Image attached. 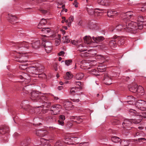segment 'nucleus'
<instances>
[{
    "mask_svg": "<svg viewBox=\"0 0 146 146\" xmlns=\"http://www.w3.org/2000/svg\"><path fill=\"white\" fill-rule=\"evenodd\" d=\"M53 118V116L52 115L50 116H48V117H42V119L45 120H48L49 119H52Z\"/></svg>",
    "mask_w": 146,
    "mask_h": 146,
    "instance_id": "52",
    "label": "nucleus"
},
{
    "mask_svg": "<svg viewBox=\"0 0 146 146\" xmlns=\"http://www.w3.org/2000/svg\"><path fill=\"white\" fill-rule=\"evenodd\" d=\"M121 146H128L129 143V142L124 140H121L120 142Z\"/></svg>",
    "mask_w": 146,
    "mask_h": 146,
    "instance_id": "33",
    "label": "nucleus"
},
{
    "mask_svg": "<svg viewBox=\"0 0 146 146\" xmlns=\"http://www.w3.org/2000/svg\"><path fill=\"white\" fill-rule=\"evenodd\" d=\"M62 108L61 106L59 105H56L52 106L50 108L51 111H53V115H55L58 114L59 111V110ZM53 114L52 113H51Z\"/></svg>",
    "mask_w": 146,
    "mask_h": 146,
    "instance_id": "11",
    "label": "nucleus"
},
{
    "mask_svg": "<svg viewBox=\"0 0 146 146\" xmlns=\"http://www.w3.org/2000/svg\"><path fill=\"white\" fill-rule=\"evenodd\" d=\"M34 133L36 135L39 137H43L48 134V132L45 129L36 130Z\"/></svg>",
    "mask_w": 146,
    "mask_h": 146,
    "instance_id": "8",
    "label": "nucleus"
},
{
    "mask_svg": "<svg viewBox=\"0 0 146 146\" xmlns=\"http://www.w3.org/2000/svg\"><path fill=\"white\" fill-rule=\"evenodd\" d=\"M123 15L122 18L123 20L125 22L126 25L122 26L119 25L117 26L115 29L112 30V31L115 30L118 31L123 30L132 33H137L136 31L138 28L137 24L135 22L128 21L129 19H132L134 18L133 12L131 11H128L124 13Z\"/></svg>",
    "mask_w": 146,
    "mask_h": 146,
    "instance_id": "1",
    "label": "nucleus"
},
{
    "mask_svg": "<svg viewBox=\"0 0 146 146\" xmlns=\"http://www.w3.org/2000/svg\"><path fill=\"white\" fill-rule=\"evenodd\" d=\"M113 40H111L109 42V44L111 47H115L117 44V41L118 39H117L116 36H113L112 38Z\"/></svg>",
    "mask_w": 146,
    "mask_h": 146,
    "instance_id": "14",
    "label": "nucleus"
},
{
    "mask_svg": "<svg viewBox=\"0 0 146 146\" xmlns=\"http://www.w3.org/2000/svg\"><path fill=\"white\" fill-rule=\"evenodd\" d=\"M33 48L36 49L40 47V40H38L36 42L31 44Z\"/></svg>",
    "mask_w": 146,
    "mask_h": 146,
    "instance_id": "18",
    "label": "nucleus"
},
{
    "mask_svg": "<svg viewBox=\"0 0 146 146\" xmlns=\"http://www.w3.org/2000/svg\"><path fill=\"white\" fill-rule=\"evenodd\" d=\"M104 80H105V82H105V83L106 84L110 85L111 84V83H107V81L111 80V78L109 76L107 73H105L104 74Z\"/></svg>",
    "mask_w": 146,
    "mask_h": 146,
    "instance_id": "25",
    "label": "nucleus"
},
{
    "mask_svg": "<svg viewBox=\"0 0 146 146\" xmlns=\"http://www.w3.org/2000/svg\"><path fill=\"white\" fill-rule=\"evenodd\" d=\"M65 54V52L63 51H61L59 52L58 53V55L59 56H63Z\"/></svg>",
    "mask_w": 146,
    "mask_h": 146,
    "instance_id": "61",
    "label": "nucleus"
},
{
    "mask_svg": "<svg viewBox=\"0 0 146 146\" xmlns=\"http://www.w3.org/2000/svg\"><path fill=\"white\" fill-rule=\"evenodd\" d=\"M77 88H78L76 87L72 88L70 90V94L72 95H74L75 93L77 92V91H75V90Z\"/></svg>",
    "mask_w": 146,
    "mask_h": 146,
    "instance_id": "39",
    "label": "nucleus"
},
{
    "mask_svg": "<svg viewBox=\"0 0 146 146\" xmlns=\"http://www.w3.org/2000/svg\"><path fill=\"white\" fill-rule=\"evenodd\" d=\"M111 139L113 142L115 143L118 142L120 140V139L119 137L115 136L111 137Z\"/></svg>",
    "mask_w": 146,
    "mask_h": 146,
    "instance_id": "36",
    "label": "nucleus"
},
{
    "mask_svg": "<svg viewBox=\"0 0 146 146\" xmlns=\"http://www.w3.org/2000/svg\"><path fill=\"white\" fill-rule=\"evenodd\" d=\"M58 39L57 40L55 41L56 43L57 44H59L60 42V36L59 35V34H58Z\"/></svg>",
    "mask_w": 146,
    "mask_h": 146,
    "instance_id": "58",
    "label": "nucleus"
},
{
    "mask_svg": "<svg viewBox=\"0 0 146 146\" xmlns=\"http://www.w3.org/2000/svg\"><path fill=\"white\" fill-rule=\"evenodd\" d=\"M68 26L70 27L71 25L72 22L74 20V17L73 16H71L68 19Z\"/></svg>",
    "mask_w": 146,
    "mask_h": 146,
    "instance_id": "35",
    "label": "nucleus"
},
{
    "mask_svg": "<svg viewBox=\"0 0 146 146\" xmlns=\"http://www.w3.org/2000/svg\"><path fill=\"white\" fill-rule=\"evenodd\" d=\"M62 19L64 20V22L66 23H68V20H66V19L65 17H62Z\"/></svg>",
    "mask_w": 146,
    "mask_h": 146,
    "instance_id": "63",
    "label": "nucleus"
},
{
    "mask_svg": "<svg viewBox=\"0 0 146 146\" xmlns=\"http://www.w3.org/2000/svg\"><path fill=\"white\" fill-rule=\"evenodd\" d=\"M31 94V99L35 102H42L43 100H47L46 95L47 94H40L37 91H33Z\"/></svg>",
    "mask_w": 146,
    "mask_h": 146,
    "instance_id": "2",
    "label": "nucleus"
},
{
    "mask_svg": "<svg viewBox=\"0 0 146 146\" xmlns=\"http://www.w3.org/2000/svg\"><path fill=\"white\" fill-rule=\"evenodd\" d=\"M71 119H76L80 122H81L82 121V119L81 118H79V117H77V116H72L71 117Z\"/></svg>",
    "mask_w": 146,
    "mask_h": 146,
    "instance_id": "43",
    "label": "nucleus"
},
{
    "mask_svg": "<svg viewBox=\"0 0 146 146\" xmlns=\"http://www.w3.org/2000/svg\"><path fill=\"white\" fill-rule=\"evenodd\" d=\"M136 141H137L139 142H142L144 143L146 142V139L143 138H138L137 139L135 140Z\"/></svg>",
    "mask_w": 146,
    "mask_h": 146,
    "instance_id": "45",
    "label": "nucleus"
},
{
    "mask_svg": "<svg viewBox=\"0 0 146 146\" xmlns=\"http://www.w3.org/2000/svg\"><path fill=\"white\" fill-rule=\"evenodd\" d=\"M141 114L142 115H139V116H140V117L141 118L139 120H140L141 121L142 119V118L143 117L144 118H146V112H141Z\"/></svg>",
    "mask_w": 146,
    "mask_h": 146,
    "instance_id": "47",
    "label": "nucleus"
},
{
    "mask_svg": "<svg viewBox=\"0 0 146 146\" xmlns=\"http://www.w3.org/2000/svg\"><path fill=\"white\" fill-rule=\"evenodd\" d=\"M141 122L140 120H137L135 119H125L123 122L122 125L124 127H127L131 125L132 123L135 124L139 123Z\"/></svg>",
    "mask_w": 146,
    "mask_h": 146,
    "instance_id": "5",
    "label": "nucleus"
},
{
    "mask_svg": "<svg viewBox=\"0 0 146 146\" xmlns=\"http://www.w3.org/2000/svg\"><path fill=\"white\" fill-rule=\"evenodd\" d=\"M18 19L17 17L15 15H11L9 17L8 20L11 23L17 21Z\"/></svg>",
    "mask_w": 146,
    "mask_h": 146,
    "instance_id": "20",
    "label": "nucleus"
},
{
    "mask_svg": "<svg viewBox=\"0 0 146 146\" xmlns=\"http://www.w3.org/2000/svg\"><path fill=\"white\" fill-rule=\"evenodd\" d=\"M53 66L54 67V69H55V71H56L57 70V64H54Z\"/></svg>",
    "mask_w": 146,
    "mask_h": 146,
    "instance_id": "62",
    "label": "nucleus"
},
{
    "mask_svg": "<svg viewBox=\"0 0 146 146\" xmlns=\"http://www.w3.org/2000/svg\"><path fill=\"white\" fill-rule=\"evenodd\" d=\"M72 43L74 45H77L78 44V42L75 40H72L71 41Z\"/></svg>",
    "mask_w": 146,
    "mask_h": 146,
    "instance_id": "60",
    "label": "nucleus"
},
{
    "mask_svg": "<svg viewBox=\"0 0 146 146\" xmlns=\"http://www.w3.org/2000/svg\"><path fill=\"white\" fill-rule=\"evenodd\" d=\"M30 69L32 71L31 72L32 73H35L36 74L37 71V67L36 68L34 67H30Z\"/></svg>",
    "mask_w": 146,
    "mask_h": 146,
    "instance_id": "46",
    "label": "nucleus"
},
{
    "mask_svg": "<svg viewBox=\"0 0 146 146\" xmlns=\"http://www.w3.org/2000/svg\"><path fill=\"white\" fill-rule=\"evenodd\" d=\"M24 76L25 77L24 78L28 80L30 79L29 76L27 74H24Z\"/></svg>",
    "mask_w": 146,
    "mask_h": 146,
    "instance_id": "64",
    "label": "nucleus"
},
{
    "mask_svg": "<svg viewBox=\"0 0 146 146\" xmlns=\"http://www.w3.org/2000/svg\"><path fill=\"white\" fill-rule=\"evenodd\" d=\"M63 105L65 108L68 109L71 108L72 106V103L69 102H64L63 103Z\"/></svg>",
    "mask_w": 146,
    "mask_h": 146,
    "instance_id": "28",
    "label": "nucleus"
},
{
    "mask_svg": "<svg viewBox=\"0 0 146 146\" xmlns=\"http://www.w3.org/2000/svg\"><path fill=\"white\" fill-rule=\"evenodd\" d=\"M129 112L130 114L134 116H139V113L137 112L136 110L132 109H130L129 110Z\"/></svg>",
    "mask_w": 146,
    "mask_h": 146,
    "instance_id": "32",
    "label": "nucleus"
},
{
    "mask_svg": "<svg viewBox=\"0 0 146 146\" xmlns=\"http://www.w3.org/2000/svg\"><path fill=\"white\" fill-rule=\"evenodd\" d=\"M40 23L42 25H45L47 23V21L45 19H42Z\"/></svg>",
    "mask_w": 146,
    "mask_h": 146,
    "instance_id": "50",
    "label": "nucleus"
},
{
    "mask_svg": "<svg viewBox=\"0 0 146 146\" xmlns=\"http://www.w3.org/2000/svg\"><path fill=\"white\" fill-rule=\"evenodd\" d=\"M117 39H118L117 41V44L119 46L120 45H123L125 41V40L122 38L120 37L116 38Z\"/></svg>",
    "mask_w": 146,
    "mask_h": 146,
    "instance_id": "29",
    "label": "nucleus"
},
{
    "mask_svg": "<svg viewBox=\"0 0 146 146\" xmlns=\"http://www.w3.org/2000/svg\"><path fill=\"white\" fill-rule=\"evenodd\" d=\"M108 16L109 17L113 18L118 14V13L116 11L112 10H109L107 12Z\"/></svg>",
    "mask_w": 146,
    "mask_h": 146,
    "instance_id": "15",
    "label": "nucleus"
},
{
    "mask_svg": "<svg viewBox=\"0 0 146 146\" xmlns=\"http://www.w3.org/2000/svg\"><path fill=\"white\" fill-rule=\"evenodd\" d=\"M72 60H66L65 63L67 66H69L71 64Z\"/></svg>",
    "mask_w": 146,
    "mask_h": 146,
    "instance_id": "49",
    "label": "nucleus"
},
{
    "mask_svg": "<svg viewBox=\"0 0 146 146\" xmlns=\"http://www.w3.org/2000/svg\"><path fill=\"white\" fill-rule=\"evenodd\" d=\"M91 72L94 74H96V72H98V71L95 69H93L91 70Z\"/></svg>",
    "mask_w": 146,
    "mask_h": 146,
    "instance_id": "57",
    "label": "nucleus"
},
{
    "mask_svg": "<svg viewBox=\"0 0 146 146\" xmlns=\"http://www.w3.org/2000/svg\"><path fill=\"white\" fill-rule=\"evenodd\" d=\"M99 4L104 6H107L108 3L107 0H98L97 1Z\"/></svg>",
    "mask_w": 146,
    "mask_h": 146,
    "instance_id": "27",
    "label": "nucleus"
},
{
    "mask_svg": "<svg viewBox=\"0 0 146 146\" xmlns=\"http://www.w3.org/2000/svg\"><path fill=\"white\" fill-rule=\"evenodd\" d=\"M95 55V58L96 59H100L102 60H104L105 59V58L104 56L101 55Z\"/></svg>",
    "mask_w": 146,
    "mask_h": 146,
    "instance_id": "40",
    "label": "nucleus"
},
{
    "mask_svg": "<svg viewBox=\"0 0 146 146\" xmlns=\"http://www.w3.org/2000/svg\"><path fill=\"white\" fill-rule=\"evenodd\" d=\"M49 95V94H47V95H46V97L47 98L46 100H44L42 101V102H40L44 104L42 106H40V108H48L51 105L50 102L47 101L48 98V96Z\"/></svg>",
    "mask_w": 146,
    "mask_h": 146,
    "instance_id": "13",
    "label": "nucleus"
},
{
    "mask_svg": "<svg viewBox=\"0 0 146 146\" xmlns=\"http://www.w3.org/2000/svg\"><path fill=\"white\" fill-rule=\"evenodd\" d=\"M43 44V45L45 48L46 47H52V43L50 42H46L44 44Z\"/></svg>",
    "mask_w": 146,
    "mask_h": 146,
    "instance_id": "41",
    "label": "nucleus"
},
{
    "mask_svg": "<svg viewBox=\"0 0 146 146\" xmlns=\"http://www.w3.org/2000/svg\"><path fill=\"white\" fill-rule=\"evenodd\" d=\"M27 102V101H25L22 102L21 104V108H23L25 110H27L29 113H30L33 114V113H35L34 112L35 111V113L36 114L38 111L36 110L37 108H35V109L31 108V106L28 104H26V103Z\"/></svg>",
    "mask_w": 146,
    "mask_h": 146,
    "instance_id": "4",
    "label": "nucleus"
},
{
    "mask_svg": "<svg viewBox=\"0 0 146 146\" xmlns=\"http://www.w3.org/2000/svg\"><path fill=\"white\" fill-rule=\"evenodd\" d=\"M98 70L99 72H103L106 70V68H99L98 69Z\"/></svg>",
    "mask_w": 146,
    "mask_h": 146,
    "instance_id": "59",
    "label": "nucleus"
},
{
    "mask_svg": "<svg viewBox=\"0 0 146 146\" xmlns=\"http://www.w3.org/2000/svg\"><path fill=\"white\" fill-rule=\"evenodd\" d=\"M84 42L87 44H91L93 42L91 37L89 36H86L84 38Z\"/></svg>",
    "mask_w": 146,
    "mask_h": 146,
    "instance_id": "19",
    "label": "nucleus"
},
{
    "mask_svg": "<svg viewBox=\"0 0 146 146\" xmlns=\"http://www.w3.org/2000/svg\"><path fill=\"white\" fill-rule=\"evenodd\" d=\"M145 104V102L142 100H138L135 104L136 107L141 110L144 111L145 110L146 108L144 107Z\"/></svg>",
    "mask_w": 146,
    "mask_h": 146,
    "instance_id": "7",
    "label": "nucleus"
},
{
    "mask_svg": "<svg viewBox=\"0 0 146 146\" xmlns=\"http://www.w3.org/2000/svg\"><path fill=\"white\" fill-rule=\"evenodd\" d=\"M136 92L138 94L142 95L144 94V90L141 86H139L137 88Z\"/></svg>",
    "mask_w": 146,
    "mask_h": 146,
    "instance_id": "24",
    "label": "nucleus"
},
{
    "mask_svg": "<svg viewBox=\"0 0 146 146\" xmlns=\"http://www.w3.org/2000/svg\"><path fill=\"white\" fill-rule=\"evenodd\" d=\"M17 48L21 50H25L28 49L30 44L28 42L23 41L16 43Z\"/></svg>",
    "mask_w": 146,
    "mask_h": 146,
    "instance_id": "3",
    "label": "nucleus"
},
{
    "mask_svg": "<svg viewBox=\"0 0 146 146\" xmlns=\"http://www.w3.org/2000/svg\"><path fill=\"white\" fill-rule=\"evenodd\" d=\"M86 9L90 15H94L95 16H98L99 15L100 16L102 15V13L96 11V10H98L101 11H104L103 9H95V10H94V9H90L87 8Z\"/></svg>",
    "mask_w": 146,
    "mask_h": 146,
    "instance_id": "6",
    "label": "nucleus"
},
{
    "mask_svg": "<svg viewBox=\"0 0 146 146\" xmlns=\"http://www.w3.org/2000/svg\"><path fill=\"white\" fill-rule=\"evenodd\" d=\"M9 131V127L7 125H3L2 127L0 128V133L4 134L5 133H8Z\"/></svg>",
    "mask_w": 146,
    "mask_h": 146,
    "instance_id": "16",
    "label": "nucleus"
},
{
    "mask_svg": "<svg viewBox=\"0 0 146 146\" xmlns=\"http://www.w3.org/2000/svg\"><path fill=\"white\" fill-rule=\"evenodd\" d=\"M39 11H40L42 13L44 14H45L47 13V11L42 9H40L39 10Z\"/></svg>",
    "mask_w": 146,
    "mask_h": 146,
    "instance_id": "54",
    "label": "nucleus"
},
{
    "mask_svg": "<svg viewBox=\"0 0 146 146\" xmlns=\"http://www.w3.org/2000/svg\"><path fill=\"white\" fill-rule=\"evenodd\" d=\"M50 31V29L48 27L43 28L41 29V31L45 33H49Z\"/></svg>",
    "mask_w": 146,
    "mask_h": 146,
    "instance_id": "38",
    "label": "nucleus"
},
{
    "mask_svg": "<svg viewBox=\"0 0 146 146\" xmlns=\"http://www.w3.org/2000/svg\"><path fill=\"white\" fill-rule=\"evenodd\" d=\"M78 50L80 52H84L86 50L84 48V46L82 44H80L78 45Z\"/></svg>",
    "mask_w": 146,
    "mask_h": 146,
    "instance_id": "37",
    "label": "nucleus"
},
{
    "mask_svg": "<svg viewBox=\"0 0 146 146\" xmlns=\"http://www.w3.org/2000/svg\"><path fill=\"white\" fill-rule=\"evenodd\" d=\"M77 138L76 137H74L73 136L71 135V134L69 133H66L65 135V139L66 141H69L70 142H75Z\"/></svg>",
    "mask_w": 146,
    "mask_h": 146,
    "instance_id": "9",
    "label": "nucleus"
},
{
    "mask_svg": "<svg viewBox=\"0 0 146 146\" xmlns=\"http://www.w3.org/2000/svg\"><path fill=\"white\" fill-rule=\"evenodd\" d=\"M137 86L136 84L133 85L130 88H129V90L133 92H136Z\"/></svg>",
    "mask_w": 146,
    "mask_h": 146,
    "instance_id": "30",
    "label": "nucleus"
},
{
    "mask_svg": "<svg viewBox=\"0 0 146 146\" xmlns=\"http://www.w3.org/2000/svg\"><path fill=\"white\" fill-rule=\"evenodd\" d=\"M64 43H68L70 41L69 36H64L62 38Z\"/></svg>",
    "mask_w": 146,
    "mask_h": 146,
    "instance_id": "42",
    "label": "nucleus"
},
{
    "mask_svg": "<svg viewBox=\"0 0 146 146\" xmlns=\"http://www.w3.org/2000/svg\"><path fill=\"white\" fill-rule=\"evenodd\" d=\"M141 11L143 12L146 11V4L144 5L141 7Z\"/></svg>",
    "mask_w": 146,
    "mask_h": 146,
    "instance_id": "55",
    "label": "nucleus"
},
{
    "mask_svg": "<svg viewBox=\"0 0 146 146\" xmlns=\"http://www.w3.org/2000/svg\"><path fill=\"white\" fill-rule=\"evenodd\" d=\"M72 125L73 124L72 123L70 122H68V123L66 125V127L68 129H70L72 127Z\"/></svg>",
    "mask_w": 146,
    "mask_h": 146,
    "instance_id": "51",
    "label": "nucleus"
},
{
    "mask_svg": "<svg viewBox=\"0 0 146 146\" xmlns=\"http://www.w3.org/2000/svg\"><path fill=\"white\" fill-rule=\"evenodd\" d=\"M30 141L31 140L29 139L25 140L21 143L20 146H29Z\"/></svg>",
    "mask_w": 146,
    "mask_h": 146,
    "instance_id": "21",
    "label": "nucleus"
},
{
    "mask_svg": "<svg viewBox=\"0 0 146 146\" xmlns=\"http://www.w3.org/2000/svg\"><path fill=\"white\" fill-rule=\"evenodd\" d=\"M45 48L46 52L48 53H49L52 49V47H48Z\"/></svg>",
    "mask_w": 146,
    "mask_h": 146,
    "instance_id": "48",
    "label": "nucleus"
},
{
    "mask_svg": "<svg viewBox=\"0 0 146 146\" xmlns=\"http://www.w3.org/2000/svg\"><path fill=\"white\" fill-rule=\"evenodd\" d=\"M40 107H38L36 109V110L38 111L36 114L38 115V118H42V119L43 117H42V115L47 113L48 110L44 108L41 109L39 108Z\"/></svg>",
    "mask_w": 146,
    "mask_h": 146,
    "instance_id": "12",
    "label": "nucleus"
},
{
    "mask_svg": "<svg viewBox=\"0 0 146 146\" xmlns=\"http://www.w3.org/2000/svg\"><path fill=\"white\" fill-rule=\"evenodd\" d=\"M145 19V17H144L143 16L141 15L138 16V21H140V23H136L137 24L138 27V28L136 31L137 32L139 30H141L143 29V21Z\"/></svg>",
    "mask_w": 146,
    "mask_h": 146,
    "instance_id": "10",
    "label": "nucleus"
},
{
    "mask_svg": "<svg viewBox=\"0 0 146 146\" xmlns=\"http://www.w3.org/2000/svg\"><path fill=\"white\" fill-rule=\"evenodd\" d=\"M73 77V75L70 72H67L64 78L67 80H70Z\"/></svg>",
    "mask_w": 146,
    "mask_h": 146,
    "instance_id": "31",
    "label": "nucleus"
},
{
    "mask_svg": "<svg viewBox=\"0 0 146 146\" xmlns=\"http://www.w3.org/2000/svg\"><path fill=\"white\" fill-rule=\"evenodd\" d=\"M89 27L90 29H95L96 27V25L92 22H90L88 23Z\"/></svg>",
    "mask_w": 146,
    "mask_h": 146,
    "instance_id": "34",
    "label": "nucleus"
},
{
    "mask_svg": "<svg viewBox=\"0 0 146 146\" xmlns=\"http://www.w3.org/2000/svg\"><path fill=\"white\" fill-rule=\"evenodd\" d=\"M68 144L69 143L68 142H62L61 141H58L56 143L54 146H65L66 144Z\"/></svg>",
    "mask_w": 146,
    "mask_h": 146,
    "instance_id": "26",
    "label": "nucleus"
},
{
    "mask_svg": "<svg viewBox=\"0 0 146 146\" xmlns=\"http://www.w3.org/2000/svg\"><path fill=\"white\" fill-rule=\"evenodd\" d=\"M22 57H23V55L21 54H18L17 56V57H16L15 58V60L16 61L21 62H26L27 61L26 60H22L23 58H21Z\"/></svg>",
    "mask_w": 146,
    "mask_h": 146,
    "instance_id": "17",
    "label": "nucleus"
},
{
    "mask_svg": "<svg viewBox=\"0 0 146 146\" xmlns=\"http://www.w3.org/2000/svg\"><path fill=\"white\" fill-rule=\"evenodd\" d=\"M84 74L81 72L76 73L74 76V78L76 80H80L83 78Z\"/></svg>",
    "mask_w": 146,
    "mask_h": 146,
    "instance_id": "23",
    "label": "nucleus"
},
{
    "mask_svg": "<svg viewBox=\"0 0 146 146\" xmlns=\"http://www.w3.org/2000/svg\"><path fill=\"white\" fill-rule=\"evenodd\" d=\"M92 39L94 42L98 43L103 41L104 39V38L102 36H98L97 37L93 36L92 37Z\"/></svg>",
    "mask_w": 146,
    "mask_h": 146,
    "instance_id": "22",
    "label": "nucleus"
},
{
    "mask_svg": "<svg viewBox=\"0 0 146 146\" xmlns=\"http://www.w3.org/2000/svg\"><path fill=\"white\" fill-rule=\"evenodd\" d=\"M59 119L64 121L65 119V117L63 115H60L59 117Z\"/></svg>",
    "mask_w": 146,
    "mask_h": 146,
    "instance_id": "53",
    "label": "nucleus"
},
{
    "mask_svg": "<svg viewBox=\"0 0 146 146\" xmlns=\"http://www.w3.org/2000/svg\"><path fill=\"white\" fill-rule=\"evenodd\" d=\"M44 68V67L42 66L37 67V71L39 72H43Z\"/></svg>",
    "mask_w": 146,
    "mask_h": 146,
    "instance_id": "44",
    "label": "nucleus"
},
{
    "mask_svg": "<svg viewBox=\"0 0 146 146\" xmlns=\"http://www.w3.org/2000/svg\"><path fill=\"white\" fill-rule=\"evenodd\" d=\"M58 123L61 125H63L64 123V121L63 120H58Z\"/></svg>",
    "mask_w": 146,
    "mask_h": 146,
    "instance_id": "56",
    "label": "nucleus"
}]
</instances>
